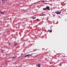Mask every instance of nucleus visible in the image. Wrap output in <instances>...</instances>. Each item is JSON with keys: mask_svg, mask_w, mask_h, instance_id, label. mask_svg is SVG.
Here are the masks:
<instances>
[{"mask_svg": "<svg viewBox=\"0 0 67 67\" xmlns=\"http://www.w3.org/2000/svg\"><path fill=\"white\" fill-rule=\"evenodd\" d=\"M55 13L57 14H60L61 13V12L57 11L55 12Z\"/></svg>", "mask_w": 67, "mask_h": 67, "instance_id": "nucleus-1", "label": "nucleus"}, {"mask_svg": "<svg viewBox=\"0 0 67 67\" xmlns=\"http://www.w3.org/2000/svg\"><path fill=\"white\" fill-rule=\"evenodd\" d=\"M43 1V2H45V1Z\"/></svg>", "mask_w": 67, "mask_h": 67, "instance_id": "nucleus-13", "label": "nucleus"}, {"mask_svg": "<svg viewBox=\"0 0 67 67\" xmlns=\"http://www.w3.org/2000/svg\"><path fill=\"white\" fill-rule=\"evenodd\" d=\"M46 9H47L49 11V10H50V7L49 6H47L46 7Z\"/></svg>", "mask_w": 67, "mask_h": 67, "instance_id": "nucleus-2", "label": "nucleus"}, {"mask_svg": "<svg viewBox=\"0 0 67 67\" xmlns=\"http://www.w3.org/2000/svg\"><path fill=\"white\" fill-rule=\"evenodd\" d=\"M30 56V54H28L27 55H26L24 56L25 57H26L27 56Z\"/></svg>", "mask_w": 67, "mask_h": 67, "instance_id": "nucleus-3", "label": "nucleus"}, {"mask_svg": "<svg viewBox=\"0 0 67 67\" xmlns=\"http://www.w3.org/2000/svg\"><path fill=\"white\" fill-rule=\"evenodd\" d=\"M6 55H7V54H6Z\"/></svg>", "mask_w": 67, "mask_h": 67, "instance_id": "nucleus-16", "label": "nucleus"}, {"mask_svg": "<svg viewBox=\"0 0 67 67\" xmlns=\"http://www.w3.org/2000/svg\"><path fill=\"white\" fill-rule=\"evenodd\" d=\"M3 50H2V51H1V52L2 53H3Z\"/></svg>", "mask_w": 67, "mask_h": 67, "instance_id": "nucleus-10", "label": "nucleus"}, {"mask_svg": "<svg viewBox=\"0 0 67 67\" xmlns=\"http://www.w3.org/2000/svg\"><path fill=\"white\" fill-rule=\"evenodd\" d=\"M45 14H43V15H40V16H45Z\"/></svg>", "mask_w": 67, "mask_h": 67, "instance_id": "nucleus-6", "label": "nucleus"}, {"mask_svg": "<svg viewBox=\"0 0 67 67\" xmlns=\"http://www.w3.org/2000/svg\"><path fill=\"white\" fill-rule=\"evenodd\" d=\"M17 45V44H15V45Z\"/></svg>", "mask_w": 67, "mask_h": 67, "instance_id": "nucleus-14", "label": "nucleus"}, {"mask_svg": "<svg viewBox=\"0 0 67 67\" xmlns=\"http://www.w3.org/2000/svg\"><path fill=\"white\" fill-rule=\"evenodd\" d=\"M46 10V8H43V10Z\"/></svg>", "mask_w": 67, "mask_h": 67, "instance_id": "nucleus-7", "label": "nucleus"}, {"mask_svg": "<svg viewBox=\"0 0 67 67\" xmlns=\"http://www.w3.org/2000/svg\"><path fill=\"white\" fill-rule=\"evenodd\" d=\"M0 12L1 13V14H4V13H3V12H1L0 11Z\"/></svg>", "mask_w": 67, "mask_h": 67, "instance_id": "nucleus-5", "label": "nucleus"}, {"mask_svg": "<svg viewBox=\"0 0 67 67\" xmlns=\"http://www.w3.org/2000/svg\"><path fill=\"white\" fill-rule=\"evenodd\" d=\"M16 57H12V58H16Z\"/></svg>", "mask_w": 67, "mask_h": 67, "instance_id": "nucleus-9", "label": "nucleus"}, {"mask_svg": "<svg viewBox=\"0 0 67 67\" xmlns=\"http://www.w3.org/2000/svg\"><path fill=\"white\" fill-rule=\"evenodd\" d=\"M21 55H23V54H21Z\"/></svg>", "mask_w": 67, "mask_h": 67, "instance_id": "nucleus-15", "label": "nucleus"}, {"mask_svg": "<svg viewBox=\"0 0 67 67\" xmlns=\"http://www.w3.org/2000/svg\"><path fill=\"white\" fill-rule=\"evenodd\" d=\"M37 20L38 21H40V20H39L38 19H37Z\"/></svg>", "mask_w": 67, "mask_h": 67, "instance_id": "nucleus-11", "label": "nucleus"}, {"mask_svg": "<svg viewBox=\"0 0 67 67\" xmlns=\"http://www.w3.org/2000/svg\"><path fill=\"white\" fill-rule=\"evenodd\" d=\"M33 18V19H35V17Z\"/></svg>", "mask_w": 67, "mask_h": 67, "instance_id": "nucleus-12", "label": "nucleus"}, {"mask_svg": "<svg viewBox=\"0 0 67 67\" xmlns=\"http://www.w3.org/2000/svg\"><path fill=\"white\" fill-rule=\"evenodd\" d=\"M38 67H40V64H39L38 65Z\"/></svg>", "mask_w": 67, "mask_h": 67, "instance_id": "nucleus-8", "label": "nucleus"}, {"mask_svg": "<svg viewBox=\"0 0 67 67\" xmlns=\"http://www.w3.org/2000/svg\"><path fill=\"white\" fill-rule=\"evenodd\" d=\"M48 32H49L50 33H52V30H48Z\"/></svg>", "mask_w": 67, "mask_h": 67, "instance_id": "nucleus-4", "label": "nucleus"}]
</instances>
